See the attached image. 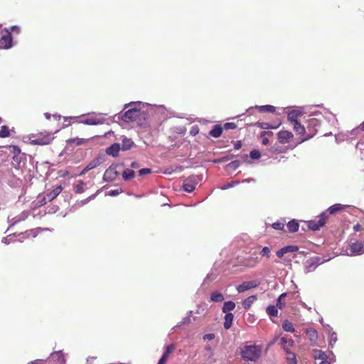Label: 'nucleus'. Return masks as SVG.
<instances>
[{"label":"nucleus","mask_w":364,"mask_h":364,"mask_svg":"<svg viewBox=\"0 0 364 364\" xmlns=\"http://www.w3.org/2000/svg\"><path fill=\"white\" fill-rule=\"evenodd\" d=\"M141 102H131L124 105L122 112L114 115L118 119L124 122H136L140 126H146L148 124L149 114L140 108Z\"/></svg>","instance_id":"f257e3e1"},{"label":"nucleus","mask_w":364,"mask_h":364,"mask_svg":"<svg viewBox=\"0 0 364 364\" xmlns=\"http://www.w3.org/2000/svg\"><path fill=\"white\" fill-rule=\"evenodd\" d=\"M262 348L256 345H246L241 348V356L247 361L256 362L260 357Z\"/></svg>","instance_id":"f03ea898"},{"label":"nucleus","mask_w":364,"mask_h":364,"mask_svg":"<svg viewBox=\"0 0 364 364\" xmlns=\"http://www.w3.org/2000/svg\"><path fill=\"white\" fill-rule=\"evenodd\" d=\"M318 220H309L308 221V228L313 230L317 231L321 229V228L323 227L326 223V220L328 219V213L327 212H322L318 215Z\"/></svg>","instance_id":"7ed1b4c3"},{"label":"nucleus","mask_w":364,"mask_h":364,"mask_svg":"<svg viewBox=\"0 0 364 364\" xmlns=\"http://www.w3.org/2000/svg\"><path fill=\"white\" fill-rule=\"evenodd\" d=\"M323 262L324 260H323L322 258L317 256L313 257L305 262L304 272L306 273L314 272L319 264Z\"/></svg>","instance_id":"20e7f679"},{"label":"nucleus","mask_w":364,"mask_h":364,"mask_svg":"<svg viewBox=\"0 0 364 364\" xmlns=\"http://www.w3.org/2000/svg\"><path fill=\"white\" fill-rule=\"evenodd\" d=\"M33 137H36L31 141V144L33 145H47L49 144L53 139V137L50 133H46L45 134L40 133L37 136H33Z\"/></svg>","instance_id":"39448f33"},{"label":"nucleus","mask_w":364,"mask_h":364,"mask_svg":"<svg viewBox=\"0 0 364 364\" xmlns=\"http://www.w3.org/2000/svg\"><path fill=\"white\" fill-rule=\"evenodd\" d=\"M349 252L347 253L349 256L361 255L364 253V243L359 241L352 242L348 250Z\"/></svg>","instance_id":"423d86ee"},{"label":"nucleus","mask_w":364,"mask_h":364,"mask_svg":"<svg viewBox=\"0 0 364 364\" xmlns=\"http://www.w3.org/2000/svg\"><path fill=\"white\" fill-rule=\"evenodd\" d=\"M321 124L318 119L316 118H311L307 121V129L310 132L309 134L304 138L301 141H304L313 137V136L316 133L317 129L316 127H320Z\"/></svg>","instance_id":"0eeeda50"},{"label":"nucleus","mask_w":364,"mask_h":364,"mask_svg":"<svg viewBox=\"0 0 364 364\" xmlns=\"http://www.w3.org/2000/svg\"><path fill=\"white\" fill-rule=\"evenodd\" d=\"M117 166V164H112L106 169L103 175V181L112 182L115 180L116 177L119 174V173L116 170Z\"/></svg>","instance_id":"6e6552de"},{"label":"nucleus","mask_w":364,"mask_h":364,"mask_svg":"<svg viewBox=\"0 0 364 364\" xmlns=\"http://www.w3.org/2000/svg\"><path fill=\"white\" fill-rule=\"evenodd\" d=\"M6 33L0 38V48L9 49L13 47V38L10 31L5 28Z\"/></svg>","instance_id":"1a4fd4ad"},{"label":"nucleus","mask_w":364,"mask_h":364,"mask_svg":"<svg viewBox=\"0 0 364 364\" xmlns=\"http://www.w3.org/2000/svg\"><path fill=\"white\" fill-rule=\"evenodd\" d=\"M47 364H65L66 360L62 350L52 353L46 360Z\"/></svg>","instance_id":"9d476101"},{"label":"nucleus","mask_w":364,"mask_h":364,"mask_svg":"<svg viewBox=\"0 0 364 364\" xmlns=\"http://www.w3.org/2000/svg\"><path fill=\"white\" fill-rule=\"evenodd\" d=\"M259 285V282L257 280L246 281L243 282L241 284L236 287L237 291L239 293L244 292L247 290L256 288Z\"/></svg>","instance_id":"9b49d317"},{"label":"nucleus","mask_w":364,"mask_h":364,"mask_svg":"<svg viewBox=\"0 0 364 364\" xmlns=\"http://www.w3.org/2000/svg\"><path fill=\"white\" fill-rule=\"evenodd\" d=\"M120 148L121 144L119 143H114L106 149L105 153L109 156L117 157L119 155Z\"/></svg>","instance_id":"f8f14e48"},{"label":"nucleus","mask_w":364,"mask_h":364,"mask_svg":"<svg viewBox=\"0 0 364 364\" xmlns=\"http://www.w3.org/2000/svg\"><path fill=\"white\" fill-rule=\"evenodd\" d=\"M62 191L61 186H57L52 191L48 193L43 198V200H45L44 203H46L47 201H51L55 199Z\"/></svg>","instance_id":"ddd939ff"},{"label":"nucleus","mask_w":364,"mask_h":364,"mask_svg":"<svg viewBox=\"0 0 364 364\" xmlns=\"http://www.w3.org/2000/svg\"><path fill=\"white\" fill-rule=\"evenodd\" d=\"M278 139L282 144L288 143L293 138V134L289 131H280L277 134Z\"/></svg>","instance_id":"4468645a"},{"label":"nucleus","mask_w":364,"mask_h":364,"mask_svg":"<svg viewBox=\"0 0 364 364\" xmlns=\"http://www.w3.org/2000/svg\"><path fill=\"white\" fill-rule=\"evenodd\" d=\"M256 109L259 112L264 113V112H269V113H274L276 111L275 107L270 105H256L255 107H250L247 111L248 112L250 109Z\"/></svg>","instance_id":"2eb2a0df"},{"label":"nucleus","mask_w":364,"mask_h":364,"mask_svg":"<svg viewBox=\"0 0 364 364\" xmlns=\"http://www.w3.org/2000/svg\"><path fill=\"white\" fill-rule=\"evenodd\" d=\"M346 205H342L340 203H336L330 206L327 210L324 212H327L328 218L330 215H334L339 211L343 210L346 208Z\"/></svg>","instance_id":"dca6fc26"},{"label":"nucleus","mask_w":364,"mask_h":364,"mask_svg":"<svg viewBox=\"0 0 364 364\" xmlns=\"http://www.w3.org/2000/svg\"><path fill=\"white\" fill-rule=\"evenodd\" d=\"M105 122L104 118L90 117L82 121V123L86 125H98Z\"/></svg>","instance_id":"f3484780"},{"label":"nucleus","mask_w":364,"mask_h":364,"mask_svg":"<svg viewBox=\"0 0 364 364\" xmlns=\"http://www.w3.org/2000/svg\"><path fill=\"white\" fill-rule=\"evenodd\" d=\"M104 156L99 155L97 158L92 160L87 166V170H92L98 166H100L103 162Z\"/></svg>","instance_id":"a211bd4d"},{"label":"nucleus","mask_w":364,"mask_h":364,"mask_svg":"<svg viewBox=\"0 0 364 364\" xmlns=\"http://www.w3.org/2000/svg\"><path fill=\"white\" fill-rule=\"evenodd\" d=\"M223 130V128L220 124H215L209 132V135L214 138H218L221 136Z\"/></svg>","instance_id":"6ab92c4d"},{"label":"nucleus","mask_w":364,"mask_h":364,"mask_svg":"<svg viewBox=\"0 0 364 364\" xmlns=\"http://www.w3.org/2000/svg\"><path fill=\"white\" fill-rule=\"evenodd\" d=\"M134 143L131 139L127 138L126 136H122V145L120 149L122 151H127L129 150L134 146Z\"/></svg>","instance_id":"aec40b11"},{"label":"nucleus","mask_w":364,"mask_h":364,"mask_svg":"<svg viewBox=\"0 0 364 364\" xmlns=\"http://www.w3.org/2000/svg\"><path fill=\"white\" fill-rule=\"evenodd\" d=\"M301 115V112L298 110H291L287 114V119L291 123L294 124L296 122H298V117Z\"/></svg>","instance_id":"412c9836"},{"label":"nucleus","mask_w":364,"mask_h":364,"mask_svg":"<svg viewBox=\"0 0 364 364\" xmlns=\"http://www.w3.org/2000/svg\"><path fill=\"white\" fill-rule=\"evenodd\" d=\"M225 321L223 323L224 328L228 330L230 329L232 325V321L234 318V315L232 313H225Z\"/></svg>","instance_id":"4be33fe9"},{"label":"nucleus","mask_w":364,"mask_h":364,"mask_svg":"<svg viewBox=\"0 0 364 364\" xmlns=\"http://www.w3.org/2000/svg\"><path fill=\"white\" fill-rule=\"evenodd\" d=\"M287 228L289 232L294 233L299 230V225L296 220L292 219L287 223Z\"/></svg>","instance_id":"5701e85b"},{"label":"nucleus","mask_w":364,"mask_h":364,"mask_svg":"<svg viewBox=\"0 0 364 364\" xmlns=\"http://www.w3.org/2000/svg\"><path fill=\"white\" fill-rule=\"evenodd\" d=\"M210 299L211 301L219 303L222 302L225 298L222 293L219 291H213L210 294Z\"/></svg>","instance_id":"b1692460"},{"label":"nucleus","mask_w":364,"mask_h":364,"mask_svg":"<svg viewBox=\"0 0 364 364\" xmlns=\"http://www.w3.org/2000/svg\"><path fill=\"white\" fill-rule=\"evenodd\" d=\"M257 299L256 295H252L242 301V305L245 309H249L254 301Z\"/></svg>","instance_id":"393cba45"},{"label":"nucleus","mask_w":364,"mask_h":364,"mask_svg":"<svg viewBox=\"0 0 364 364\" xmlns=\"http://www.w3.org/2000/svg\"><path fill=\"white\" fill-rule=\"evenodd\" d=\"M235 306V303L232 301H225L222 307V311L223 313H230V311H232Z\"/></svg>","instance_id":"a878e982"},{"label":"nucleus","mask_w":364,"mask_h":364,"mask_svg":"<svg viewBox=\"0 0 364 364\" xmlns=\"http://www.w3.org/2000/svg\"><path fill=\"white\" fill-rule=\"evenodd\" d=\"M135 176V172L132 169L126 168L122 172V178L125 181H128Z\"/></svg>","instance_id":"bb28decb"},{"label":"nucleus","mask_w":364,"mask_h":364,"mask_svg":"<svg viewBox=\"0 0 364 364\" xmlns=\"http://www.w3.org/2000/svg\"><path fill=\"white\" fill-rule=\"evenodd\" d=\"M314 358L315 360H321V361L327 360L326 352L321 350L314 349Z\"/></svg>","instance_id":"cd10ccee"},{"label":"nucleus","mask_w":364,"mask_h":364,"mask_svg":"<svg viewBox=\"0 0 364 364\" xmlns=\"http://www.w3.org/2000/svg\"><path fill=\"white\" fill-rule=\"evenodd\" d=\"M193 311H189L188 312V315L184 317L182 321L178 323L176 326H175L173 328V330H176L177 328L180 327L182 324H189L191 323V315L192 314Z\"/></svg>","instance_id":"c85d7f7f"},{"label":"nucleus","mask_w":364,"mask_h":364,"mask_svg":"<svg viewBox=\"0 0 364 364\" xmlns=\"http://www.w3.org/2000/svg\"><path fill=\"white\" fill-rule=\"evenodd\" d=\"M278 307L275 305H269L266 309V312L269 316H277Z\"/></svg>","instance_id":"c756f323"},{"label":"nucleus","mask_w":364,"mask_h":364,"mask_svg":"<svg viewBox=\"0 0 364 364\" xmlns=\"http://www.w3.org/2000/svg\"><path fill=\"white\" fill-rule=\"evenodd\" d=\"M294 127V130L297 134L302 135L305 133L306 129L303 125L301 124L299 122L292 124Z\"/></svg>","instance_id":"7c9ffc66"},{"label":"nucleus","mask_w":364,"mask_h":364,"mask_svg":"<svg viewBox=\"0 0 364 364\" xmlns=\"http://www.w3.org/2000/svg\"><path fill=\"white\" fill-rule=\"evenodd\" d=\"M86 186V183L82 181H78L77 183L74 188L75 192L76 193H82L85 191V187Z\"/></svg>","instance_id":"2f4dec72"},{"label":"nucleus","mask_w":364,"mask_h":364,"mask_svg":"<svg viewBox=\"0 0 364 364\" xmlns=\"http://www.w3.org/2000/svg\"><path fill=\"white\" fill-rule=\"evenodd\" d=\"M283 329L287 332L293 333L295 331V329L292 325V323L288 320H285L282 323Z\"/></svg>","instance_id":"473e14b6"},{"label":"nucleus","mask_w":364,"mask_h":364,"mask_svg":"<svg viewBox=\"0 0 364 364\" xmlns=\"http://www.w3.org/2000/svg\"><path fill=\"white\" fill-rule=\"evenodd\" d=\"M203 179V176H198V175H193V176H189L187 179H186V181H188L190 183H191L192 184H194L195 186L200 182Z\"/></svg>","instance_id":"72a5a7b5"},{"label":"nucleus","mask_w":364,"mask_h":364,"mask_svg":"<svg viewBox=\"0 0 364 364\" xmlns=\"http://www.w3.org/2000/svg\"><path fill=\"white\" fill-rule=\"evenodd\" d=\"M235 157V156L233 154H228L223 157L215 159L214 163H224L233 159Z\"/></svg>","instance_id":"f704fd0d"},{"label":"nucleus","mask_w":364,"mask_h":364,"mask_svg":"<svg viewBox=\"0 0 364 364\" xmlns=\"http://www.w3.org/2000/svg\"><path fill=\"white\" fill-rule=\"evenodd\" d=\"M255 126H256L257 127H259L261 129H276L277 127L276 126L271 125L269 123H267V122H257L255 124Z\"/></svg>","instance_id":"c9c22d12"},{"label":"nucleus","mask_w":364,"mask_h":364,"mask_svg":"<svg viewBox=\"0 0 364 364\" xmlns=\"http://www.w3.org/2000/svg\"><path fill=\"white\" fill-rule=\"evenodd\" d=\"M284 219H282V220H278L272 224V228L277 230H284Z\"/></svg>","instance_id":"e433bc0d"},{"label":"nucleus","mask_w":364,"mask_h":364,"mask_svg":"<svg viewBox=\"0 0 364 364\" xmlns=\"http://www.w3.org/2000/svg\"><path fill=\"white\" fill-rule=\"evenodd\" d=\"M338 338H337V334L335 331H331L330 332V339L328 341V346L331 348H333L335 343H336Z\"/></svg>","instance_id":"4c0bfd02"},{"label":"nucleus","mask_w":364,"mask_h":364,"mask_svg":"<svg viewBox=\"0 0 364 364\" xmlns=\"http://www.w3.org/2000/svg\"><path fill=\"white\" fill-rule=\"evenodd\" d=\"M287 293L284 292V293H282V294H280L279 296V297L277 298V302H276V306L279 308V309H282L285 304L284 302L282 301V300L287 296Z\"/></svg>","instance_id":"58836bf2"},{"label":"nucleus","mask_w":364,"mask_h":364,"mask_svg":"<svg viewBox=\"0 0 364 364\" xmlns=\"http://www.w3.org/2000/svg\"><path fill=\"white\" fill-rule=\"evenodd\" d=\"M10 136V131L6 125H3L0 130V138H6Z\"/></svg>","instance_id":"ea45409f"},{"label":"nucleus","mask_w":364,"mask_h":364,"mask_svg":"<svg viewBox=\"0 0 364 364\" xmlns=\"http://www.w3.org/2000/svg\"><path fill=\"white\" fill-rule=\"evenodd\" d=\"M240 164H241V163L239 160H235V161L230 162L228 164H227L226 168H230L233 171H235L236 169H237L240 167Z\"/></svg>","instance_id":"a19ab883"},{"label":"nucleus","mask_w":364,"mask_h":364,"mask_svg":"<svg viewBox=\"0 0 364 364\" xmlns=\"http://www.w3.org/2000/svg\"><path fill=\"white\" fill-rule=\"evenodd\" d=\"M195 185L192 184L191 183L186 181L183 185V188L184 191L187 193H192L195 190Z\"/></svg>","instance_id":"79ce46f5"},{"label":"nucleus","mask_w":364,"mask_h":364,"mask_svg":"<svg viewBox=\"0 0 364 364\" xmlns=\"http://www.w3.org/2000/svg\"><path fill=\"white\" fill-rule=\"evenodd\" d=\"M87 140L85 139H80V138H73L67 140L68 144H73L75 143L77 146L82 145Z\"/></svg>","instance_id":"37998d69"},{"label":"nucleus","mask_w":364,"mask_h":364,"mask_svg":"<svg viewBox=\"0 0 364 364\" xmlns=\"http://www.w3.org/2000/svg\"><path fill=\"white\" fill-rule=\"evenodd\" d=\"M174 349H175V346L173 344H170V345L166 346L162 355L165 356V358H168L169 357L170 354L172 353V351Z\"/></svg>","instance_id":"c03bdc74"},{"label":"nucleus","mask_w":364,"mask_h":364,"mask_svg":"<svg viewBox=\"0 0 364 364\" xmlns=\"http://www.w3.org/2000/svg\"><path fill=\"white\" fill-rule=\"evenodd\" d=\"M23 154L19 156H13L12 157V164L14 167H17L20 166Z\"/></svg>","instance_id":"a18cd8bd"},{"label":"nucleus","mask_w":364,"mask_h":364,"mask_svg":"<svg viewBox=\"0 0 364 364\" xmlns=\"http://www.w3.org/2000/svg\"><path fill=\"white\" fill-rule=\"evenodd\" d=\"M307 335L311 341H315L318 338V333L315 329L308 330Z\"/></svg>","instance_id":"49530a36"},{"label":"nucleus","mask_w":364,"mask_h":364,"mask_svg":"<svg viewBox=\"0 0 364 364\" xmlns=\"http://www.w3.org/2000/svg\"><path fill=\"white\" fill-rule=\"evenodd\" d=\"M250 157L252 159L257 160L261 157V153L258 149H253L250 152Z\"/></svg>","instance_id":"de8ad7c7"},{"label":"nucleus","mask_w":364,"mask_h":364,"mask_svg":"<svg viewBox=\"0 0 364 364\" xmlns=\"http://www.w3.org/2000/svg\"><path fill=\"white\" fill-rule=\"evenodd\" d=\"M286 254L289 252H295L299 250V247L296 245H287L284 247Z\"/></svg>","instance_id":"09e8293b"},{"label":"nucleus","mask_w":364,"mask_h":364,"mask_svg":"<svg viewBox=\"0 0 364 364\" xmlns=\"http://www.w3.org/2000/svg\"><path fill=\"white\" fill-rule=\"evenodd\" d=\"M239 183H240V181H232L231 183H227L224 184L223 186H221L220 189L221 190H227L228 188L235 186L236 185H237Z\"/></svg>","instance_id":"8fccbe9b"},{"label":"nucleus","mask_w":364,"mask_h":364,"mask_svg":"<svg viewBox=\"0 0 364 364\" xmlns=\"http://www.w3.org/2000/svg\"><path fill=\"white\" fill-rule=\"evenodd\" d=\"M10 151L14 154V156H19L23 154H21V149L18 146H11Z\"/></svg>","instance_id":"3c124183"},{"label":"nucleus","mask_w":364,"mask_h":364,"mask_svg":"<svg viewBox=\"0 0 364 364\" xmlns=\"http://www.w3.org/2000/svg\"><path fill=\"white\" fill-rule=\"evenodd\" d=\"M326 357L327 360L331 361V363H335L336 360V355L332 350H328L326 352Z\"/></svg>","instance_id":"603ef678"},{"label":"nucleus","mask_w":364,"mask_h":364,"mask_svg":"<svg viewBox=\"0 0 364 364\" xmlns=\"http://www.w3.org/2000/svg\"><path fill=\"white\" fill-rule=\"evenodd\" d=\"M259 254L262 257H266L269 258L270 257V249L269 247H264L262 250L260 251Z\"/></svg>","instance_id":"864d4df0"},{"label":"nucleus","mask_w":364,"mask_h":364,"mask_svg":"<svg viewBox=\"0 0 364 364\" xmlns=\"http://www.w3.org/2000/svg\"><path fill=\"white\" fill-rule=\"evenodd\" d=\"M223 128L225 130L235 129L237 128V124L233 122H226L223 124Z\"/></svg>","instance_id":"5fc2aeb1"},{"label":"nucleus","mask_w":364,"mask_h":364,"mask_svg":"<svg viewBox=\"0 0 364 364\" xmlns=\"http://www.w3.org/2000/svg\"><path fill=\"white\" fill-rule=\"evenodd\" d=\"M122 192H123V190L122 188L111 190L108 192L107 195L112 196V197H115V196H117L119 193H121Z\"/></svg>","instance_id":"6e6d98bb"},{"label":"nucleus","mask_w":364,"mask_h":364,"mask_svg":"<svg viewBox=\"0 0 364 364\" xmlns=\"http://www.w3.org/2000/svg\"><path fill=\"white\" fill-rule=\"evenodd\" d=\"M151 173V169L149 168H141L139 171V175L140 176H145L146 174H149V173Z\"/></svg>","instance_id":"4d7b16f0"},{"label":"nucleus","mask_w":364,"mask_h":364,"mask_svg":"<svg viewBox=\"0 0 364 364\" xmlns=\"http://www.w3.org/2000/svg\"><path fill=\"white\" fill-rule=\"evenodd\" d=\"M281 341L282 345H286L288 343L289 346H291L294 344V341L291 338L288 339L285 337H282Z\"/></svg>","instance_id":"13d9d810"},{"label":"nucleus","mask_w":364,"mask_h":364,"mask_svg":"<svg viewBox=\"0 0 364 364\" xmlns=\"http://www.w3.org/2000/svg\"><path fill=\"white\" fill-rule=\"evenodd\" d=\"M287 360H289V364H296L297 363V360H296L295 354H292L291 355H289V357L287 358Z\"/></svg>","instance_id":"bf43d9fd"},{"label":"nucleus","mask_w":364,"mask_h":364,"mask_svg":"<svg viewBox=\"0 0 364 364\" xmlns=\"http://www.w3.org/2000/svg\"><path fill=\"white\" fill-rule=\"evenodd\" d=\"M8 220H9V222L11 223V226H12V225H14L15 224L18 223V222H20L22 219L21 218H18V217H14V218L10 219V218L9 217Z\"/></svg>","instance_id":"052dcab7"},{"label":"nucleus","mask_w":364,"mask_h":364,"mask_svg":"<svg viewBox=\"0 0 364 364\" xmlns=\"http://www.w3.org/2000/svg\"><path fill=\"white\" fill-rule=\"evenodd\" d=\"M215 337V336L214 333H207L203 336V339L204 341H211V340L214 339Z\"/></svg>","instance_id":"680f3d73"},{"label":"nucleus","mask_w":364,"mask_h":364,"mask_svg":"<svg viewBox=\"0 0 364 364\" xmlns=\"http://www.w3.org/2000/svg\"><path fill=\"white\" fill-rule=\"evenodd\" d=\"M285 254L286 252L285 250H284V247L276 252V255L279 258L282 257Z\"/></svg>","instance_id":"e2e57ef3"},{"label":"nucleus","mask_w":364,"mask_h":364,"mask_svg":"<svg viewBox=\"0 0 364 364\" xmlns=\"http://www.w3.org/2000/svg\"><path fill=\"white\" fill-rule=\"evenodd\" d=\"M9 31H10V32L11 33L12 31L14 32H16L17 33H20V31H21V28L19 26H12L10 27L9 29H8Z\"/></svg>","instance_id":"0e129e2a"},{"label":"nucleus","mask_w":364,"mask_h":364,"mask_svg":"<svg viewBox=\"0 0 364 364\" xmlns=\"http://www.w3.org/2000/svg\"><path fill=\"white\" fill-rule=\"evenodd\" d=\"M14 235H15V234H14ZM12 236H13V235H8V237H3V238H2V240H1V242H2V243H4V244H5V245H9V244H10V242H11V240H10V239H9L8 237H12Z\"/></svg>","instance_id":"69168bd1"},{"label":"nucleus","mask_w":364,"mask_h":364,"mask_svg":"<svg viewBox=\"0 0 364 364\" xmlns=\"http://www.w3.org/2000/svg\"><path fill=\"white\" fill-rule=\"evenodd\" d=\"M266 135H267V136H272L273 135V132H271V131H263V132H262L260 133V137H264Z\"/></svg>","instance_id":"338daca9"},{"label":"nucleus","mask_w":364,"mask_h":364,"mask_svg":"<svg viewBox=\"0 0 364 364\" xmlns=\"http://www.w3.org/2000/svg\"><path fill=\"white\" fill-rule=\"evenodd\" d=\"M28 364H47L43 360H35L29 362Z\"/></svg>","instance_id":"774afa93"}]
</instances>
